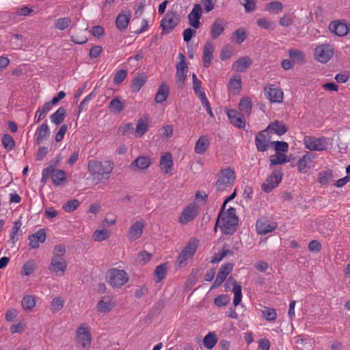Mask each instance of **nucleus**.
<instances>
[{"label": "nucleus", "mask_w": 350, "mask_h": 350, "mask_svg": "<svg viewBox=\"0 0 350 350\" xmlns=\"http://www.w3.org/2000/svg\"><path fill=\"white\" fill-rule=\"evenodd\" d=\"M88 170L94 179L101 181L108 179L113 169V163L109 161H98L91 160L88 162Z\"/></svg>", "instance_id": "nucleus-1"}, {"label": "nucleus", "mask_w": 350, "mask_h": 350, "mask_svg": "<svg viewBox=\"0 0 350 350\" xmlns=\"http://www.w3.org/2000/svg\"><path fill=\"white\" fill-rule=\"evenodd\" d=\"M332 139L320 137L306 136L304 139L305 147L310 151H327L332 145Z\"/></svg>", "instance_id": "nucleus-2"}, {"label": "nucleus", "mask_w": 350, "mask_h": 350, "mask_svg": "<svg viewBox=\"0 0 350 350\" xmlns=\"http://www.w3.org/2000/svg\"><path fill=\"white\" fill-rule=\"evenodd\" d=\"M107 282L114 288H120L129 280L127 273L124 270L109 269L106 275Z\"/></svg>", "instance_id": "nucleus-3"}, {"label": "nucleus", "mask_w": 350, "mask_h": 350, "mask_svg": "<svg viewBox=\"0 0 350 350\" xmlns=\"http://www.w3.org/2000/svg\"><path fill=\"white\" fill-rule=\"evenodd\" d=\"M235 180V174L230 167H227L221 170V175L219 176L215 185L217 191L221 192L228 187H232Z\"/></svg>", "instance_id": "nucleus-4"}, {"label": "nucleus", "mask_w": 350, "mask_h": 350, "mask_svg": "<svg viewBox=\"0 0 350 350\" xmlns=\"http://www.w3.org/2000/svg\"><path fill=\"white\" fill-rule=\"evenodd\" d=\"M180 18L176 11L168 12L161 21L163 33H169L179 23Z\"/></svg>", "instance_id": "nucleus-5"}, {"label": "nucleus", "mask_w": 350, "mask_h": 350, "mask_svg": "<svg viewBox=\"0 0 350 350\" xmlns=\"http://www.w3.org/2000/svg\"><path fill=\"white\" fill-rule=\"evenodd\" d=\"M283 173L281 170H273L272 174L269 176L261 185V189L264 192L269 193L276 188L282 181Z\"/></svg>", "instance_id": "nucleus-6"}, {"label": "nucleus", "mask_w": 350, "mask_h": 350, "mask_svg": "<svg viewBox=\"0 0 350 350\" xmlns=\"http://www.w3.org/2000/svg\"><path fill=\"white\" fill-rule=\"evenodd\" d=\"M198 242V240L193 239L187 243L178 255L176 262L179 266H182L187 260L193 257L196 252Z\"/></svg>", "instance_id": "nucleus-7"}, {"label": "nucleus", "mask_w": 350, "mask_h": 350, "mask_svg": "<svg viewBox=\"0 0 350 350\" xmlns=\"http://www.w3.org/2000/svg\"><path fill=\"white\" fill-rule=\"evenodd\" d=\"M334 55V49L330 44H323L316 47L314 50V58L318 62L327 63Z\"/></svg>", "instance_id": "nucleus-8"}, {"label": "nucleus", "mask_w": 350, "mask_h": 350, "mask_svg": "<svg viewBox=\"0 0 350 350\" xmlns=\"http://www.w3.org/2000/svg\"><path fill=\"white\" fill-rule=\"evenodd\" d=\"M76 336L83 348H89L91 345L92 336L86 323L81 324L76 331Z\"/></svg>", "instance_id": "nucleus-9"}, {"label": "nucleus", "mask_w": 350, "mask_h": 350, "mask_svg": "<svg viewBox=\"0 0 350 350\" xmlns=\"http://www.w3.org/2000/svg\"><path fill=\"white\" fill-rule=\"evenodd\" d=\"M271 137L267 131L258 133L255 137V145L258 152H264L271 147Z\"/></svg>", "instance_id": "nucleus-10"}, {"label": "nucleus", "mask_w": 350, "mask_h": 350, "mask_svg": "<svg viewBox=\"0 0 350 350\" xmlns=\"http://www.w3.org/2000/svg\"><path fill=\"white\" fill-rule=\"evenodd\" d=\"M264 94L271 103H280L283 101V92L274 85L264 88Z\"/></svg>", "instance_id": "nucleus-11"}, {"label": "nucleus", "mask_w": 350, "mask_h": 350, "mask_svg": "<svg viewBox=\"0 0 350 350\" xmlns=\"http://www.w3.org/2000/svg\"><path fill=\"white\" fill-rule=\"evenodd\" d=\"M67 268V264L65 258L53 256L49 269L57 276H62L64 274Z\"/></svg>", "instance_id": "nucleus-12"}, {"label": "nucleus", "mask_w": 350, "mask_h": 350, "mask_svg": "<svg viewBox=\"0 0 350 350\" xmlns=\"http://www.w3.org/2000/svg\"><path fill=\"white\" fill-rule=\"evenodd\" d=\"M329 31L338 36H345L350 31V25L343 21H334L329 25Z\"/></svg>", "instance_id": "nucleus-13"}, {"label": "nucleus", "mask_w": 350, "mask_h": 350, "mask_svg": "<svg viewBox=\"0 0 350 350\" xmlns=\"http://www.w3.org/2000/svg\"><path fill=\"white\" fill-rule=\"evenodd\" d=\"M202 15L201 5L194 4L191 12L188 15L189 24L191 27L198 29L200 26V18Z\"/></svg>", "instance_id": "nucleus-14"}, {"label": "nucleus", "mask_w": 350, "mask_h": 350, "mask_svg": "<svg viewBox=\"0 0 350 350\" xmlns=\"http://www.w3.org/2000/svg\"><path fill=\"white\" fill-rule=\"evenodd\" d=\"M277 223H269L266 217H261L257 220L256 224V228L258 234H266L269 232L273 231L277 228Z\"/></svg>", "instance_id": "nucleus-15"}, {"label": "nucleus", "mask_w": 350, "mask_h": 350, "mask_svg": "<svg viewBox=\"0 0 350 350\" xmlns=\"http://www.w3.org/2000/svg\"><path fill=\"white\" fill-rule=\"evenodd\" d=\"M233 269V263L228 262L223 265L219 268L216 279L213 282L211 288L219 286L226 280L227 275Z\"/></svg>", "instance_id": "nucleus-16"}, {"label": "nucleus", "mask_w": 350, "mask_h": 350, "mask_svg": "<svg viewBox=\"0 0 350 350\" xmlns=\"http://www.w3.org/2000/svg\"><path fill=\"white\" fill-rule=\"evenodd\" d=\"M226 27V21L224 18H216L211 25L210 28V36L213 40H216L221 36Z\"/></svg>", "instance_id": "nucleus-17"}, {"label": "nucleus", "mask_w": 350, "mask_h": 350, "mask_svg": "<svg viewBox=\"0 0 350 350\" xmlns=\"http://www.w3.org/2000/svg\"><path fill=\"white\" fill-rule=\"evenodd\" d=\"M220 221H221V225H218V227L221 228V232L226 235H232L233 234L237 229L239 220H233V219H227L226 218L222 217V215L220 217Z\"/></svg>", "instance_id": "nucleus-18"}, {"label": "nucleus", "mask_w": 350, "mask_h": 350, "mask_svg": "<svg viewBox=\"0 0 350 350\" xmlns=\"http://www.w3.org/2000/svg\"><path fill=\"white\" fill-rule=\"evenodd\" d=\"M228 118L230 123L239 129H243L245 126L244 115L237 110L230 109L227 111Z\"/></svg>", "instance_id": "nucleus-19"}, {"label": "nucleus", "mask_w": 350, "mask_h": 350, "mask_svg": "<svg viewBox=\"0 0 350 350\" xmlns=\"http://www.w3.org/2000/svg\"><path fill=\"white\" fill-rule=\"evenodd\" d=\"M198 215L197 208L193 204H189L183 211L179 221L183 224H186L193 220Z\"/></svg>", "instance_id": "nucleus-20"}, {"label": "nucleus", "mask_w": 350, "mask_h": 350, "mask_svg": "<svg viewBox=\"0 0 350 350\" xmlns=\"http://www.w3.org/2000/svg\"><path fill=\"white\" fill-rule=\"evenodd\" d=\"M315 154H304L296 163L299 172L306 173L312 167V160Z\"/></svg>", "instance_id": "nucleus-21"}, {"label": "nucleus", "mask_w": 350, "mask_h": 350, "mask_svg": "<svg viewBox=\"0 0 350 350\" xmlns=\"http://www.w3.org/2000/svg\"><path fill=\"white\" fill-rule=\"evenodd\" d=\"M230 284L233 285L232 291L234 293V299L233 304L234 306H238L241 301L242 299V293H241V286L238 284L236 280L230 276L225 283V286H228Z\"/></svg>", "instance_id": "nucleus-22"}, {"label": "nucleus", "mask_w": 350, "mask_h": 350, "mask_svg": "<svg viewBox=\"0 0 350 350\" xmlns=\"http://www.w3.org/2000/svg\"><path fill=\"white\" fill-rule=\"evenodd\" d=\"M29 245L32 249H36L39 247V242L44 243L46 240V232L44 229L38 230L35 234H32L28 237Z\"/></svg>", "instance_id": "nucleus-23"}, {"label": "nucleus", "mask_w": 350, "mask_h": 350, "mask_svg": "<svg viewBox=\"0 0 350 350\" xmlns=\"http://www.w3.org/2000/svg\"><path fill=\"white\" fill-rule=\"evenodd\" d=\"M214 46L211 42L205 43L203 49L202 63L203 66L208 68L211 64L213 57Z\"/></svg>", "instance_id": "nucleus-24"}, {"label": "nucleus", "mask_w": 350, "mask_h": 350, "mask_svg": "<svg viewBox=\"0 0 350 350\" xmlns=\"http://www.w3.org/2000/svg\"><path fill=\"white\" fill-rule=\"evenodd\" d=\"M265 130L267 131L269 133H273L278 135H282L287 132L288 128L282 122L275 120L273 122H271Z\"/></svg>", "instance_id": "nucleus-25"}, {"label": "nucleus", "mask_w": 350, "mask_h": 350, "mask_svg": "<svg viewBox=\"0 0 350 350\" xmlns=\"http://www.w3.org/2000/svg\"><path fill=\"white\" fill-rule=\"evenodd\" d=\"M114 306L115 304L111 301L109 297L105 296L98 302L96 308L98 312L105 313L111 310Z\"/></svg>", "instance_id": "nucleus-26"}, {"label": "nucleus", "mask_w": 350, "mask_h": 350, "mask_svg": "<svg viewBox=\"0 0 350 350\" xmlns=\"http://www.w3.org/2000/svg\"><path fill=\"white\" fill-rule=\"evenodd\" d=\"M50 135V130L48 124L44 122L42 124L36 132V141L37 144H40L46 139Z\"/></svg>", "instance_id": "nucleus-27"}, {"label": "nucleus", "mask_w": 350, "mask_h": 350, "mask_svg": "<svg viewBox=\"0 0 350 350\" xmlns=\"http://www.w3.org/2000/svg\"><path fill=\"white\" fill-rule=\"evenodd\" d=\"M144 224L142 221H136L133 224L129 230L128 237L129 239L136 240L139 238L142 234Z\"/></svg>", "instance_id": "nucleus-28"}, {"label": "nucleus", "mask_w": 350, "mask_h": 350, "mask_svg": "<svg viewBox=\"0 0 350 350\" xmlns=\"http://www.w3.org/2000/svg\"><path fill=\"white\" fill-rule=\"evenodd\" d=\"M131 13L129 12L128 13H120L116 20V25L118 30L124 31L126 29L130 20H131Z\"/></svg>", "instance_id": "nucleus-29"}, {"label": "nucleus", "mask_w": 350, "mask_h": 350, "mask_svg": "<svg viewBox=\"0 0 350 350\" xmlns=\"http://www.w3.org/2000/svg\"><path fill=\"white\" fill-rule=\"evenodd\" d=\"M252 62L251 59L245 56L238 59L232 65V68L237 72H244L251 64Z\"/></svg>", "instance_id": "nucleus-30"}, {"label": "nucleus", "mask_w": 350, "mask_h": 350, "mask_svg": "<svg viewBox=\"0 0 350 350\" xmlns=\"http://www.w3.org/2000/svg\"><path fill=\"white\" fill-rule=\"evenodd\" d=\"M173 165L172 154H162L160 161V168L165 174L170 173Z\"/></svg>", "instance_id": "nucleus-31"}, {"label": "nucleus", "mask_w": 350, "mask_h": 350, "mask_svg": "<svg viewBox=\"0 0 350 350\" xmlns=\"http://www.w3.org/2000/svg\"><path fill=\"white\" fill-rule=\"evenodd\" d=\"M51 174V180L55 186L63 185L67 180L65 172L62 170H53Z\"/></svg>", "instance_id": "nucleus-32"}, {"label": "nucleus", "mask_w": 350, "mask_h": 350, "mask_svg": "<svg viewBox=\"0 0 350 350\" xmlns=\"http://www.w3.org/2000/svg\"><path fill=\"white\" fill-rule=\"evenodd\" d=\"M169 88L165 84H161L155 95L154 100L157 103H162L165 101L169 96Z\"/></svg>", "instance_id": "nucleus-33"}, {"label": "nucleus", "mask_w": 350, "mask_h": 350, "mask_svg": "<svg viewBox=\"0 0 350 350\" xmlns=\"http://www.w3.org/2000/svg\"><path fill=\"white\" fill-rule=\"evenodd\" d=\"M292 154H271L270 157V167L290 161Z\"/></svg>", "instance_id": "nucleus-34"}, {"label": "nucleus", "mask_w": 350, "mask_h": 350, "mask_svg": "<svg viewBox=\"0 0 350 350\" xmlns=\"http://www.w3.org/2000/svg\"><path fill=\"white\" fill-rule=\"evenodd\" d=\"M218 341L215 332H208L203 339V345L207 349H212Z\"/></svg>", "instance_id": "nucleus-35"}, {"label": "nucleus", "mask_w": 350, "mask_h": 350, "mask_svg": "<svg viewBox=\"0 0 350 350\" xmlns=\"http://www.w3.org/2000/svg\"><path fill=\"white\" fill-rule=\"evenodd\" d=\"M66 111L64 107H59L55 113L51 115V121L56 125L60 124L66 117Z\"/></svg>", "instance_id": "nucleus-36"}, {"label": "nucleus", "mask_w": 350, "mask_h": 350, "mask_svg": "<svg viewBox=\"0 0 350 350\" xmlns=\"http://www.w3.org/2000/svg\"><path fill=\"white\" fill-rule=\"evenodd\" d=\"M288 55L291 59L295 63L301 64L305 62V55L300 50L291 49L288 51Z\"/></svg>", "instance_id": "nucleus-37"}, {"label": "nucleus", "mask_w": 350, "mask_h": 350, "mask_svg": "<svg viewBox=\"0 0 350 350\" xmlns=\"http://www.w3.org/2000/svg\"><path fill=\"white\" fill-rule=\"evenodd\" d=\"M256 24L260 28L270 31L274 30L276 27V24L273 21L265 17L258 18Z\"/></svg>", "instance_id": "nucleus-38"}, {"label": "nucleus", "mask_w": 350, "mask_h": 350, "mask_svg": "<svg viewBox=\"0 0 350 350\" xmlns=\"http://www.w3.org/2000/svg\"><path fill=\"white\" fill-rule=\"evenodd\" d=\"M236 196H237V189H235L234 191H233V193L231 195H230L228 198H226L225 199V200L224 201V203L221 207V209L219 211V213L218 214V216H217V220H216V222H215V224L214 226L215 232H217V230L218 225H219V223L220 222L221 215L224 213V211H225L226 204H228V202H229L230 201L234 199Z\"/></svg>", "instance_id": "nucleus-39"}, {"label": "nucleus", "mask_w": 350, "mask_h": 350, "mask_svg": "<svg viewBox=\"0 0 350 350\" xmlns=\"http://www.w3.org/2000/svg\"><path fill=\"white\" fill-rule=\"evenodd\" d=\"M148 120H145L142 118L138 120L137 124L135 135L136 137H140L144 135L148 131Z\"/></svg>", "instance_id": "nucleus-40"}, {"label": "nucleus", "mask_w": 350, "mask_h": 350, "mask_svg": "<svg viewBox=\"0 0 350 350\" xmlns=\"http://www.w3.org/2000/svg\"><path fill=\"white\" fill-rule=\"evenodd\" d=\"M131 165L137 169L144 170L149 167L150 161L147 157L141 156L133 161Z\"/></svg>", "instance_id": "nucleus-41"}, {"label": "nucleus", "mask_w": 350, "mask_h": 350, "mask_svg": "<svg viewBox=\"0 0 350 350\" xmlns=\"http://www.w3.org/2000/svg\"><path fill=\"white\" fill-rule=\"evenodd\" d=\"M271 148H273L275 153H285L288 150V144L285 142L275 141L271 142Z\"/></svg>", "instance_id": "nucleus-42"}, {"label": "nucleus", "mask_w": 350, "mask_h": 350, "mask_svg": "<svg viewBox=\"0 0 350 350\" xmlns=\"http://www.w3.org/2000/svg\"><path fill=\"white\" fill-rule=\"evenodd\" d=\"M209 144L208 140L206 137H200L196 142L195 150L197 153L204 152Z\"/></svg>", "instance_id": "nucleus-43"}, {"label": "nucleus", "mask_w": 350, "mask_h": 350, "mask_svg": "<svg viewBox=\"0 0 350 350\" xmlns=\"http://www.w3.org/2000/svg\"><path fill=\"white\" fill-rule=\"evenodd\" d=\"M146 83V78L144 76L142 75H138L137 77H135L131 85V88L133 92H137L140 90V89L144 86V85Z\"/></svg>", "instance_id": "nucleus-44"}, {"label": "nucleus", "mask_w": 350, "mask_h": 350, "mask_svg": "<svg viewBox=\"0 0 350 350\" xmlns=\"http://www.w3.org/2000/svg\"><path fill=\"white\" fill-rule=\"evenodd\" d=\"M239 109L243 114L249 115L252 111V103L248 97H243L239 103Z\"/></svg>", "instance_id": "nucleus-45"}, {"label": "nucleus", "mask_w": 350, "mask_h": 350, "mask_svg": "<svg viewBox=\"0 0 350 350\" xmlns=\"http://www.w3.org/2000/svg\"><path fill=\"white\" fill-rule=\"evenodd\" d=\"M283 5L280 1H275L268 3L265 10L272 14H279L282 11Z\"/></svg>", "instance_id": "nucleus-46"}, {"label": "nucleus", "mask_w": 350, "mask_h": 350, "mask_svg": "<svg viewBox=\"0 0 350 350\" xmlns=\"http://www.w3.org/2000/svg\"><path fill=\"white\" fill-rule=\"evenodd\" d=\"M72 20L69 17L60 18L55 21L54 26L59 30L67 29L71 24Z\"/></svg>", "instance_id": "nucleus-47"}, {"label": "nucleus", "mask_w": 350, "mask_h": 350, "mask_svg": "<svg viewBox=\"0 0 350 350\" xmlns=\"http://www.w3.org/2000/svg\"><path fill=\"white\" fill-rule=\"evenodd\" d=\"M228 89L230 91H239L241 88V78L239 75L231 78L228 83Z\"/></svg>", "instance_id": "nucleus-48"}, {"label": "nucleus", "mask_w": 350, "mask_h": 350, "mask_svg": "<svg viewBox=\"0 0 350 350\" xmlns=\"http://www.w3.org/2000/svg\"><path fill=\"white\" fill-rule=\"evenodd\" d=\"M167 269V263H163L156 267L154 270V275L157 279V282H161L165 278Z\"/></svg>", "instance_id": "nucleus-49"}, {"label": "nucleus", "mask_w": 350, "mask_h": 350, "mask_svg": "<svg viewBox=\"0 0 350 350\" xmlns=\"http://www.w3.org/2000/svg\"><path fill=\"white\" fill-rule=\"evenodd\" d=\"M21 304L24 309L31 310L36 306L34 297L31 295H25L22 299Z\"/></svg>", "instance_id": "nucleus-50"}, {"label": "nucleus", "mask_w": 350, "mask_h": 350, "mask_svg": "<svg viewBox=\"0 0 350 350\" xmlns=\"http://www.w3.org/2000/svg\"><path fill=\"white\" fill-rule=\"evenodd\" d=\"M123 103L117 98L112 99L109 105L111 111L114 113H119L123 109Z\"/></svg>", "instance_id": "nucleus-51"}, {"label": "nucleus", "mask_w": 350, "mask_h": 350, "mask_svg": "<svg viewBox=\"0 0 350 350\" xmlns=\"http://www.w3.org/2000/svg\"><path fill=\"white\" fill-rule=\"evenodd\" d=\"M80 202L77 199L70 200L63 206V209L66 213H71L75 211L79 206Z\"/></svg>", "instance_id": "nucleus-52"}, {"label": "nucleus", "mask_w": 350, "mask_h": 350, "mask_svg": "<svg viewBox=\"0 0 350 350\" xmlns=\"http://www.w3.org/2000/svg\"><path fill=\"white\" fill-rule=\"evenodd\" d=\"M239 3L244 7L247 13L254 12L256 9L255 0H239Z\"/></svg>", "instance_id": "nucleus-53"}, {"label": "nucleus", "mask_w": 350, "mask_h": 350, "mask_svg": "<svg viewBox=\"0 0 350 350\" xmlns=\"http://www.w3.org/2000/svg\"><path fill=\"white\" fill-rule=\"evenodd\" d=\"M234 252L231 250L228 249H222V251L221 253L215 254L214 256L212 258L211 262V263H216L220 262L224 257H226L228 255H233Z\"/></svg>", "instance_id": "nucleus-54"}, {"label": "nucleus", "mask_w": 350, "mask_h": 350, "mask_svg": "<svg viewBox=\"0 0 350 350\" xmlns=\"http://www.w3.org/2000/svg\"><path fill=\"white\" fill-rule=\"evenodd\" d=\"M64 300L61 297L54 298L51 303V310L53 312H57L63 308Z\"/></svg>", "instance_id": "nucleus-55"}, {"label": "nucleus", "mask_w": 350, "mask_h": 350, "mask_svg": "<svg viewBox=\"0 0 350 350\" xmlns=\"http://www.w3.org/2000/svg\"><path fill=\"white\" fill-rule=\"evenodd\" d=\"M230 301V297L228 295H221L214 299V303L218 307L226 306Z\"/></svg>", "instance_id": "nucleus-56"}, {"label": "nucleus", "mask_w": 350, "mask_h": 350, "mask_svg": "<svg viewBox=\"0 0 350 350\" xmlns=\"http://www.w3.org/2000/svg\"><path fill=\"white\" fill-rule=\"evenodd\" d=\"M2 144L8 151L11 150L14 146V141L9 135H4L3 136Z\"/></svg>", "instance_id": "nucleus-57"}, {"label": "nucleus", "mask_w": 350, "mask_h": 350, "mask_svg": "<svg viewBox=\"0 0 350 350\" xmlns=\"http://www.w3.org/2000/svg\"><path fill=\"white\" fill-rule=\"evenodd\" d=\"M35 270V265L32 261L26 262L23 266L21 274L25 275H31Z\"/></svg>", "instance_id": "nucleus-58"}, {"label": "nucleus", "mask_w": 350, "mask_h": 350, "mask_svg": "<svg viewBox=\"0 0 350 350\" xmlns=\"http://www.w3.org/2000/svg\"><path fill=\"white\" fill-rule=\"evenodd\" d=\"M232 55V47L230 45L225 46L222 48L220 53V58L224 61L229 59Z\"/></svg>", "instance_id": "nucleus-59"}, {"label": "nucleus", "mask_w": 350, "mask_h": 350, "mask_svg": "<svg viewBox=\"0 0 350 350\" xmlns=\"http://www.w3.org/2000/svg\"><path fill=\"white\" fill-rule=\"evenodd\" d=\"M145 5H146L145 0H139L134 5L135 15L137 18H139L142 15L144 10Z\"/></svg>", "instance_id": "nucleus-60"}, {"label": "nucleus", "mask_w": 350, "mask_h": 350, "mask_svg": "<svg viewBox=\"0 0 350 350\" xmlns=\"http://www.w3.org/2000/svg\"><path fill=\"white\" fill-rule=\"evenodd\" d=\"M109 233L107 230H96L94 232V237L96 241H101L109 237Z\"/></svg>", "instance_id": "nucleus-61"}, {"label": "nucleus", "mask_w": 350, "mask_h": 350, "mask_svg": "<svg viewBox=\"0 0 350 350\" xmlns=\"http://www.w3.org/2000/svg\"><path fill=\"white\" fill-rule=\"evenodd\" d=\"M263 317L267 321H274L276 319L277 314L274 308H266L265 311H262Z\"/></svg>", "instance_id": "nucleus-62"}, {"label": "nucleus", "mask_w": 350, "mask_h": 350, "mask_svg": "<svg viewBox=\"0 0 350 350\" xmlns=\"http://www.w3.org/2000/svg\"><path fill=\"white\" fill-rule=\"evenodd\" d=\"M233 36L236 38L237 42L241 44L246 39L247 34L243 29H239L233 33Z\"/></svg>", "instance_id": "nucleus-63"}, {"label": "nucleus", "mask_w": 350, "mask_h": 350, "mask_svg": "<svg viewBox=\"0 0 350 350\" xmlns=\"http://www.w3.org/2000/svg\"><path fill=\"white\" fill-rule=\"evenodd\" d=\"M66 247L64 245H55L53 250V256L59 257V258H65L64 256L66 254Z\"/></svg>", "instance_id": "nucleus-64"}]
</instances>
